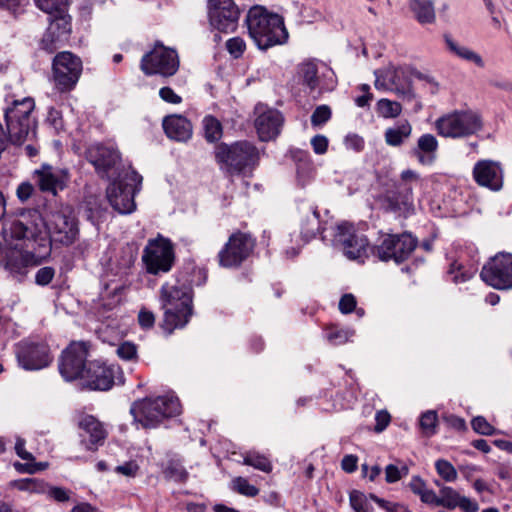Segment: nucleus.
Masks as SVG:
<instances>
[{"label": "nucleus", "mask_w": 512, "mask_h": 512, "mask_svg": "<svg viewBox=\"0 0 512 512\" xmlns=\"http://www.w3.org/2000/svg\"><path fill=\"white\" fill-rule=\"evenodd\" d=\"M163 129L168 138L186 142L192 136V124L182 115H170L163 120Z\"/></svg>", "instance_id": "obj_28"}, {"label": "nucleus", "mask_w": 512, "mask_h": 512, "mask_svg": "<svg viewBox=\"0 0 512 512\" xmlns=\"http://www.w3.org/2000/svg\"><path fill=\"white\" fill-rule=\"evenodd\" d=\"M419 180V174L411 169H407L402 171L401 173V181L405 183V200L404 203L407 204L412 199V187L410 186L411 182H417Z\"/></svg>", "instance_id": "obj_46"}, {"label": "nucleus", "mask_w": 512, "mask_h": 512, "mask_svg": "<svg viewBox=\"0 0 512 512\" xmlns=\"http://www.w3.org/2000/svg\"><path fill=\"white\" fill-rule=\"evenodd\" d=\"M458 503L457 507H459L463 512H477L479 510L477 502L468 497L462 496Z\"/></svg>", "instance_id": "obj_64"}, {"label": "nucleus", "mask_w": 512, "mask_h": 512, "mask_svg": "<svg viewBox=\"0 0 512 512\" xmlns=\"http://www.w3.org/2000/svg\"><path fill=\"white\" fill-rule=\"evenodd\" d=\"M412 135V125L408 120H401L384 133L385 143L391 147H400Z\"/></svg>", "instance_id": "obj_31"}, {"label": "nucleus", "mask_w": 512, "mask_h": 512, "mask_svg": "<svg viewBox=\"0 0 512 512\" xmlns=\"http://www.w3.org/2000/svg\"><path fill=\"white\" fill-rule=\"evenodd\" d=\"M378 113L384 118H396L402 113V106L399 102L389 99H380L377 102Z\"/></svg>", "instance_id": "obj_40"}, {"label": "nucleus", "mask_w": 512, "mask_h": 512, "mask_svg": "<svg viewBox=\"0 0 512 512\" xmlns=\"http://www.w3.org/2000/svg\"><path fill=\"white\" fill-rule=\"evenodd\" d=\"M204 136L208 142H216L222 137V124L214 116L208 115L203 119Z\"/></svg>", "instance_id": "obj_34"}, {"label": "nucleus", "mask_w": 512, "mask_h": 512, "mask_svg": "<svg viewBox=\"0 0 512 512\" xmlns=\"http://www.w3.org/2000/svg\"><path fill=\"white\" fill-rule=\"evenodd\" d=\"M117 354L123 360H133L137 357V348L131 342H124L117 348Z\"/></svg>", "instance_id": "obj_55"}, {"label": "nucleus", "mask_w": 512, "mask_h": 512, "mask_svg": "<svg viewBox=\"0 0 512 512\" xmlns=\"http://www.w3.org/2000/svg\"><path fill=\"white\" fill-rule=\"evenodd\" d=\"M47 14L49 25L40 41V47L48 53H53L62 46L72 31L71 16L68 14V6Z\"/></svg>", "instance_id": "obj_12"}, {"label": "nucleus", "mask_w": 512, "mask_h": 512, "mask_svg": "<svg viewBox=\"0 0 512 512\" xmlns=\"http://www.w3.org/2000/svg\"><path fill=\"white\" fill-rule=\"evenodd\" d=\"M357 301L353 294H344L338 304V308L342 314H349L356 309Z\"/></svg>", "instance_id": "obj_54"}, {"label": "nucleus", "mask_w": 512, "mask_h": 512, "mask_svg": "<svg viewBox=\"0 0 512 512\" xmlns=\"http://www.w3.org/2000/svg\"><path fill=\"white\" fill-rule=\"evenodd\" d=\"M142 180L140 174L131 170L108 186L107 199L120 214H130L135 210L134 196L140 190Z\"/></svg>", "instance_id": "obj_10"}, {"label": "nucleus", "mask_w": 512, "mask_h": 512, "mask_svg": "<svg viewBox=\"0 0 512 512\" xmlns=\"http://www.w3.org/2000/svg\"><path fill=\"white\" fill-rule=\"evenodd\" d=\"M82 72V62L71 52H61L53 59V74L61 90H70L77 83Z\"/></svg>", "instance_id": "obj_19"}, {"label": "nucleus", "mask_w": 512, "mask_h": 512, "mask_svg": "<svg viewBox=\"0 0 512 512\" xmlns=\"http://www.w3.org/2000/svg\"><path fill=\"white\" fill-rule=\"evenodd\" d=\"M354 336V331L350 329H331L327 333V339L333 345H342L348 342Z\"/></svg>", "instance_id": "obj_44"}, {"label": "nucleus", "mask_w": 512, "mask_h": 512, "mask_svg": "<svg viewBox=\"0 0 512 512\" xmlns=\"http://www.w3.org/2000/svg\"><path fill=\"white\" fill-rule=\"evenodd\" d=\"M243 463L265 473H269L272 470V464L269 459L257 452H247L243 457Z\"/></svg>", "instance_id": "obj_36"}, {"label": "nucleus", "mask_w": 512, "mask_h": 512, "mask_svg": "<svg viewBox=\"0 0 512 512\" xmlns=\"http://www.w3.org/2000/svg\"><path fill=\"white\" fill-rule=\"evenodd\" d=\"M159 97L170 104H180L182 102L181 96L176 94L171 87L165 86L159 90Z\"/></svg>", "instance_id": "obj_56"}, {"label": "nucleus", "mask_w": 512, "mask_h": 512, "mask_svg": "<svg viewBox=\"0 0 512 512\" xmlns=\"http://www.w3.org/2000/svg\"><path fill=\"white\" fill-rule=\"evenodd\" d=\"M34 192V186L29 182H22L16 190V195L21 202L27 201Z\"/></svg>", "instance_id": "obj_61"}, {"label": "nucleus", "mask_w": 512, "mask_h": 512, "mask_svg": "<svg viewBox=\"0 0 512 512\" xmlns=\"http://www.w3.org/2000/svg\"><path fill=\"white\" fill-rule=\"evenodd\" d=\"M299 74L303 79V83L307 85L311 90H314L318 86V69L317 65L312 61H307L299 66Z\"/></svg>", "instance_id": "obj_35"}, {"label": "nucleus", "mask_w": 512, "mask_h": 512, "mask_svg": "<svg viewBox=\"0 0 512 512\" xmlns=\"http://www.w3.org/2000/svg\"><path fill=\"white\" fill-rule=\"evenodd\" d=\"M164 319L162 327L169 334L177 328L184 327L192 315V295L190 287L185 284L161 287Z\"/></svg>", "instance_id": "obj_4"}, {"label": "nucleus", "mask_w": 512, "mask_h": 512, "mask_svg": "<svg viewBox=\"0 0 512 512\" xmlns=\"http://www.w3.org/2000/svg\"><path fill=\"white\" fill-rule=\"evenodd\" d=\"M376 89L389 90L404 100L411 101L415 98L412 89L410 76L425 80L429 83H435L429 75L416 71L409 66H388L374 72Z\"/></svg>", "instance_id": "obj_6"}, {"label": "nucleus", "mask_w": 512, "mask_h": 512, "mask_svg": "<svg viewBox=\"0 0 512 512\" xmlns=\"http://www.w3.org/2000/svg\"><path fill=\"white\" fill-rule=\"evenodd\" d=\"M138 470H139V466L137 465V463H135L133 461L126 462L123 465H118L115 468V471L117 473L122 474L127 477H135Z\"/></svg>", "instance_id": "obj_60"}, {"label": "nucleus", "mask_w": 512, "mask_h": 512, "mask_svg": "<svg viewBox=\"0 0 512 512\" xmlns=\"http://www.w3.org/2000/svg\"><path fill=\"white\" fill-rule=\"evenodd\" d=\"M335 237L341 244L344 255L350 260L363 262L367 257L368 240L364 235L356 234L352 224H339Z\"/></svg>", "instance_id": "obj_21"}, {"label": "nucleus", "mask_w": 512, "mask_h": 512, "mask_svg": "<svg viewBox=\"0 0 512 512\" xmlns=\"http://www.w3.org/2000/svg\"><path fill=\"white\" fill-rule=\"evenodd\" d=\"M439 506H443L447 509H455L458 506V502L461 500L462 495L459 494L455 489L449 486H444L439 491Z\"/></svg>", "instance_id": "obj_39"}, {"label": "nucleus", "mask_w": 512, "mask_h": 512, "mask_svg": "<svg viewBox=\"0 0 512 512\" xmlns=\"http://www.w3.org/2000/svg\"><path fill=\"white\" fill-rule=\"evenodd\" d=\"M448 273L452 276V281L456 284L466 282L473 276L472 272L463 270L462 265L457 262L451 264Z\"/></svg>", "instance_id": "obj_48"}, {"label": "nucleus", "mask_w": 512, "mask_h": 512, "mask_svg": "<svg viewBox=\"0 0 512 512\" xmlns=\"http://www.w3.org/2000/svg\"><path fill=\"white\" fill-rule=\"evenodd\" d=\"M435 468L445 481L452 482L457 479V471L449 461L439 459L435 463Z\"/></svg>", "instance_id": "obj_43"}, {"label": "nucleus", "mask_w": 512, "mask_h": 512, "mask_svg": "<svg viewBox=\"0 0 512 512\" xmlns=\"http://www.w3.org/2000/svg\"><path fill=\"white\" fill-rule=\"evenodd\" d=\"M78 426L89 435V443L86 447L88 450H96L98 446L104 444L107 431L97 418L92 415H83L78 421Z\"/></svg>", "instance_id": "obj_29"}, {"label": "nucleus", "mask_w": 512, "mask_h": 512, "mask_svg": "<svg viewBox=\"0 0 512 512\" xmlns=\"http://www.w3.org/2000/svg\"><path fill=\"white\" fill-rule=\"evenodd\" d=\"M55 276V269L50 266L40 268L35 274V282L40 286L48 285Z\"/></svg>", "instance_id": "obj_53"}, {"label": "nucleus", "mask_w": 512, "mask_h": 512, "mask_svg": "<svg viewBox=\"0 0 512 512\" xmlns=\"http://www.w3.org/2000/svg\"><path fill=\"white\" fill-rule=\"evenodd\" d=\"M410 9L421 24H431L436 19L432 0H410Z\"/></svg>", "instance_id": "obj_32"}, {"label": "nucleus", "mask_w": 512, "mask_h": 512, "mask_svg": "<svg viewBox=\"0 0 512 512\" xmlns=\"http://www.w3.org/2000/svg\"><path fill=\"white\" fill-rule=\"evenodd\" d=\"M48 495L58 502H67L70 499L69 492L62 487H49L47 488Z\"/></svg>", "instance_id": "obj_59"}, {"label": "nucleus", "mask_w": 512, "mask_h": 512, "mask_svg": "<svg viewBox=\"0 0 512 512\" xmlns=\"http://www.w3.org/2000/svg\"><path fill=\"white\" fill-rule=\"evenodd\" d=\"M331 118V109L327 105L318 106L311 115V123L313 126H320Z\"/></svg>", "instance_id": "obj_51"}, {"label": "nucleus", "mask_w": 512, "mask_h": 512, "mask_svg": "<svg viewBox=\"0 0 512 512\" xmlns=\"http://www.w3.org/2000/svg\"><path fill=\"white\" fill-rule=\"evenodd\" d=\"M86 157L98 173H106L120 160L119 152L116 149L101 144L90 146L86 152Z\"/></svg>", "instance_id": "obj_26"}, {"label": "nucleus", "mask_w": 512, "mask_h": 512, "mask_svg": "<svg viewBox=\"0 0 512 512\" xmlns=\"http://www.w3.org/2000/svg\"><path fill=\"white\" fill-rule=\"evenodd\" d=\"M210 25L225 33L233 32L238 26L240 10L233 0H208Z\"/></svg>", "instance_id": "obj_18"}, {"label": "nucleus", "mask_w": 512, "mask_h": 512, "mask_svg": "<svg viewBox=\"0 0 512 512\" xmlns=\"http://www.w3.org/2000/svg\"><path fill=\"white\" fill-rule=\"evenodd\" d=\"M480 277L485 283L495 289H511L512 254L501 252L495 255L483 266Z\"/></svg>", "instance_id": "obj_13"}, {"label": "nucleus", "mask_w": 512, "mask_h": 512, "mask_svg": "<svg viewBox=\"0 0 512 512\" xmlns=\"http://www.w3.org/2000/svg\"><path fill=\"white\" fill-rule=\"evenodd\" d=\"M12 238L23 240L27 260L41 261L50 254L48 223L39 209H27L9 227Z\"/></svg>", "instance_id": "obj_1"}, {"label": "nucleus", "mask_w": 512, "mask_h": 512, "mask_svg": "<svg viewBox=\"0 0 512 512\" xmlns=\"http://www.w3.org/2000/svg\"><path fill=\"white\" fill-rule=\"evenodd\" d=\"M34 2L45 13H52L60 7L68 6V0H34Z\"/></svg>", "instance_id": "obj_52"}, {"label": "nucleus", "mask_w": 512, "mask_h": 512, "mask_svg": "<svg viewBox=\"0 0 512 512\" xmlns=\"http://www.w3.org/2000/svg\"><path fill=\"white\" fill-rule=\"evenodd\" d=\"M16 357L19 365L25 370L46 368L53 359L47 344L28 340H23L17 345Z\"/></svg>", "instance_id": "obj_20"}, {"label": "nucleus", "mask_w": 512, "mask_h": 512, "mask_svg": "<svg viewBox=\"0 0 512 512\" xmlns=\"http://www.w3.org/2000/svg\"><path fill=\"white\" fill-rule=\"evenodd\" d=\"M254 249V241L250 235L237 231L230 235L224 247L218 253L219 264L225 268L241 265Z\"/></svg>", "instance_id": "obj_15"}, {"label": "nucleus", "mask_w": 512, "mask_h": 512, "mask_svg": "<svg viewBox=\"0 0 512 512\" xmlns=\"http://www.w3.org/2000/svg\"><path fill=\"white\" fill-rule=\"evenodd\" d=\"M233 489L239 494L248 497H254L259 493V489L251 485L248 480L243 477H237L233 480Z\"/></svg>", "instance_id": "obj_45"}, {"label": "nucleus", "mask_w": 512, "mask_h": 512, "mask_svg": "<svg viewBox=\"0 0 512 512\" xmlns=\"http://www.w3.org/2000/svg\"><path fill=\"white\" fill-rule=\"evenodd\" d=\"M350 505L355 512H372L373 508L368 503L365 495L357 490L350 493Z\"/></svg>", "instance_id": "obj_42"}, {"label": "nucleus", "mask_w": 512, "mask_h": 512, "mask_svg": "<svg viewBox=\"0 0 512 512\" xmlns=\"http://www.w3.org/2000/svg\"><path fill=\"white\" fill-rule=\"evenodd\" d=\"M25 0H0V8L9 11L15 18L24 13Z\"/></svg>", "instance_id": "obj_50"}, {"label": "nucleus", "mask_w": 512, "mask_h": 512, "mask_svg": "<svg viewBox=\"0 0 512 512\" xmlns=\"http://www.w3.org/2000/svg\"><path fill=\"white\" fill-rule=\"evenodd\" d=\"M438 416L435 411H427L421 415L420 418V427L422 429V433L431 437L436 433Z\"/></svg>", "instance_id": "obj_41"}, {"label": "nucleus", "mask_w": 512, "mask_h": 512, "mask_svg": "<svg viewBox=\"0 0 512 512\" xmlns=\"http://www.w3.org/2000/svg\"><path fill=\"white\" fill-rule=\"evenodd\" d=\"M88 347L84 342L71 343L61 354L59 372L67 381L83 378L87 368Z\"/></svg>", "instance_id": "obj_17"}, {"label": "nucleus", "mask_w": 512, "mask_h": 512, "mask_svg": "<svg viewBox=\"0 0 512 512\" xmlns=\"http://www.w3.org/2000/svg\"><path fill=\"white\" fill-rule=\"evenodd\" d=\"M34 107V100L25 97L22 100H14L12 106L5 110L8 142L21 145L29 134H34L35 120L32 117Z\"/></svg>", "instance_id": "obj_7"}, {"label": "nucleus", "mask_w": 512, "mask_h": 512, "mask_svg": "<svg viewBox=\"0 0 512 512\" xmlns=\"http://www.w3.org/2000/svg\"><path fill=\"white\" fill-rule=\"evenodd\" d=\"M142 261L149 274L159 275L169 272L175 261L173 244L161 235L148 240L143 250Z\"/></svg>", "instance_id": "obj_11"}, {"label": "nucleus", "mask_w": 512, "mask_h": 512, "mask_svg": "<svg viewBox=\"0 0 512 512\" xmlns=\"http://www.w3.org/2000/svg\"><path fill=\"white\" fill-rule=\"evenodd\" d=\"M48 232L50 242L72 245L79 236L78 221L73 212L69 208L50 212Z\"/></svg>", "instance_id": "obj_14"}, {"label": "nucleus", "mask_w": 512, "mask_h": 512, "mask_svg": "<svg viewBox=\"0 0 512 512\" xmlns=\"http://www.w3.org/2000/svg\"><path fill=\"white\" fill-rule=\"evenodd\" d=\"M471 426L478 434L486 436L495 434V428L483 416L474 417Z\"/></svg>", "instance_id": "obj_47"}, {"label": "nucleus", "mask_w": 512, "mask_h": 512, "mask_svg": "<svg viewBox=\"0 0 512 512\" xmlns=\"http://www.w3.org/2000/svg\"><path fill=\"white\" fill-rule=\"evenodd\" d=\"M138 322L142 328L149 329L155 323V316L152 312L142 309L138 314Z\"/></svg>", "instance_id": "obj_62"}, {"label": "nucleus", "mask_w": 512, "mask_h": 512, "mask_svg": "<svg viewBox=\"0 0 512 512\" xmlns=\"http://www.w3.org/2000/svg\"><path fill=\"white\" fill-rule=\"evenodd\" d=\"M116 368L104 363L93 361L87 364L85 374L82 379L92 390L106 391L114 385Z\"/></svg>", "instance_id": "obj_24"}, {"label": "nucleus", "mask_w": 512, "mask_h": 512, "mask_svg": "<svg viewBox=\"0 0 512 512\" xmlns=\"http://www.w3.org/2000/svg\"><path fill=\"white\" fill-rule=\"evenodd\" d=\"M445 42L449 50L459 58L469 62H473L476 66L480 68L484 67V61L478 53L474 52L473 50L469 49L466 46L459 45L448 36L445 37Z\"/></svg>", "instance_id": "obj_33"}, {"label": "nucleus", "mask_w": 512, "mask_h": 512, "mask_svg": "<svg viewBox=\"0 0 512 512\" xmlns=\"http://www.w3.org/2000/svg\"><path fill=\"white\" fill-rule=\"evenodd\" d=\"M417 246V239L409 233L390 234L376 246L375 254L382 261L394 260L396 263L405 261Z\"/></svg>", "instance_id": "obj_16"}, {"label": "nucleus", "mask_w": 512, "mask_h": 512, "mask_svg": "<svg viewBox=\"0 0 512 512\" xmlns=\"http://www.w3.org/2000/svg\"><path fill=\"white\" fill-rule=\"evenodd\" d=\"M33 178L42 192L56 196L59 190L66 187L68 172L49 164H42L39 169L34 171Z\"/></svg>", "instance_id": "obj_22"}, {"label": "nucleus", "mask_w": 512, "mask_h": 512, "mask_svg": "<svg viewBox=\"0 0 512 512\" xmlns=\"http://www.w3.org/2000/svg\"><path fill=\"white\" fill-rule=\"evenodd\" d=\"M371 498L387 512H409V510L401 504L385 501L374 495H372Z\"/></svg>", "instance_id": "obj_57"}, {"label": "nucleus", "mask_w": 512, "mask_h": 512, "mask_svg": "<svg viewBox=\"0 0 512 512\" xmlns=\"http://www.w3.org/2000/svg\"><path fill=\"white\" fill-rule=\"evenodd\" d=\"M179 66L177 51L163 45L160 41L155 42L140 61V69L146 76L160 75L168 78L177 73Z\"/></svg>", "instance_id": "obj_9"}, {"label": "nucleus", "mask_w": 512, "mask_h": 512, "mask_svg": "<svg viewBox=\"0 0 512 512\" xmlns=\"http://www.w3.org/2000/svg\"><path fill=\"white\" fill-rule=\"evenodd\" d=\"M135 422L145 429L156 428L164 419L180 414L181 405L175 396H159L135 401L130 408Z\"/></svg>", "instance_id": "obj_5"}, {"label": "nucleus", "mask_w": 512, "mask_h": 512, "mask_svg": "<svg viewBox=\"0 0 512 512\" xmlns=\"http://www.w3.org/2000/svg\"><path fill=\"white\" fill-rule=\"evenodd\" d=\"M163 473L167 479L175 482L182 483L185 482L188 478L187 470L180 462L175 460H171L167 463Z\"/></svg>", "instance_id": "obj_38"}, {"label": "nucleus", "mask_w": 512, "mask_h": 512, "mask_svg": "<svg viewBox=\"0 0 512 512\" xmlns=\"http://www.w3.org/2000/svg\"><path fill=\"white\" fill-rule=\"evenodd\" d=\"M245 23L250 38L261 50L284 44L288 39L283 17L261 6H254L248 11Z\"/></svg>", "instance_id": "obj_2"}, {"label": "nucleus", "mask_w": 512, "mask_h": 512, "mask_svg": "<svg viewBox=\"0 0 512 512\" xmlns=\"http://www.w3.org/2000/svg\"><path fill=\"white\" fill-rule=\"evenodd\" d=\"M283 122L282 115L275 109H265L259 112L255 127L261 141H270L279 133Z\"/></svg>", "instance_id": "obj_27"}, {"label": "nucleus", "mask_w": 512, "mask_h": 512, "mask_svg": "<svg viewBox=\"0 0 512 512\" xmlns=\"http://www.w3.org/2000/svg\"><path fill=\"white\" fill-rule=\"evenodd\" d=\"M438 147L439 143L436 137L433 134L426 133L418 138L412 154L416 156L421 165H432L436 160Z\"/></svg>", "instance_id": "obj_30"}, {"label": "nucleus", "mask_w": 512, "mask_h": 512, "mask_svg": "<svg viewBox=\"0 0 512 512\" xmlns=\"http://www.w3.org/2000/svg\"><path fill=\"white\" fill-rule=\"evenodd\" d=\"M298 215L300 235L304 243H307L323 230L319 211L316 206L308 202H301L298 205Z\"/></svg>", "instance_id": "obj_25"}, {"label": "nucleus", "mask_w": 512, "mask_h": 512, "mask_svg": "<svg viewBox=\"0 0 512 512\" xmlns=\"http://www.w3.org/2000/svg\"><path fill=\"white\" fill-rule=\"evenodd\" d=\"M311 145L316 154H324L328 148V139L324 135H316L311 139Z\"/></svg>", "instance_id": "obj_58"}, {"label": "nucleus", "mask_w": 512, "mask_h": 512, "mask_svg": "<svg viewBox=\"0 0 512 512\" xmlns=\"http://www.w3.org/2000/svg\"><path fill=\"white\" fill-rule=\"evenodd\" d=\"M473 179L481 186L492 191L503 187V170L500 163L493 160H480L473 167Z\"/></svg>", "instance_id": "obj_23"}, {"label": "nucleus", "mask_w": 512, "mask_h": 512, "mask_svg": "<svg viewBox=\"0 0 512 512\" xmlns=\"http://www.w3.org/2000/svg\"><path fill=\"white\" fill-rule=\"evenodd\" d=\"M13 486L21 491H28L32 493H46L48 485L43 481L36 478H25L13 482Z\"/></svg>", "instance_id": "obj_37"}, {"label": "nucleus", "mask_w": 512, "mask_h": 512, "mask_svg": "<svg viewBox=\"0 0 512 512\" xmlns=\"http://www.w3.org/2000/svg\"><path fill=\"white\" fill-rule=\"evenodd\" d=\"M390 414L387 411H378L375 415L376 425L375 431L382 432L390 423Z\"/></svg>", "instance_id": "obj_63"}, {"label": "nucleus", "mask_w": 512, "mask_h": 512, "mask_svg": "<svg viewBox=\"0 0 512 512\" xmlns=\"http://www.w3.org/2000/svg\"><path fill=\"white\" fill-rule=\"evenodd\" d=\"M481 116L472 110L454 111L435 121L437 133L445 138H464L482 130Z\"/></svg>", "instance_id": "obj_8"}, {"label": "nucleus", "mask_w": 512, "mask_h": 512, "mask_svg": "<svg viewBox=\"0 0 512 512\" xmlns=\"http://www.w3.org/2000/svg\"><path fill=\"white\" fill-rule=\"evenodd\" d=\"M226 49L235 59L240 58L245 49L246 43L241 37H233L227 40Z\"/></svg>", "instance_id": "obj_49"}, {"label": "nucleus", "mask_w": 512, "mask_h": 512, "mask_svg": "<svg viewBox=\"0 0 512 512\" xmlns=\"http://www.w3.org/2000/svg\"><path fill=\"white\" fill-rule=\"evenodd\" d=\"M215 161L227 177L248 176L260 160L258 148L250 141L220 143L214 149Z\"/></svg>", "instance_id": "obj_3"}]
</instances>
